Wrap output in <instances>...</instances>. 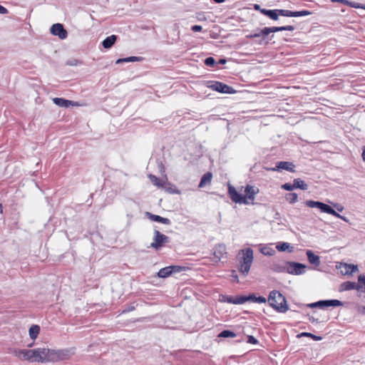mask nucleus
I'll use <instances>...</instances> for the list:
<instances>
[{"label":"nucleus","instance_id":"nucleus-1","mask_svg":"<svg viewBox=\"0 0 365 365\" xmlns=\"http://www.w3.org/2000/svg\"><path fill=\"white\" fill-rule=\"evenodd\" d=\"M34 362L38 363L56 362L70 357L69 350H54L43 347L34 349Z\"/></svg>","mask_w":365,"mask_h":365},{"label":"nucleus","instance_id":"nucleus-2","mask_svg":"<svg viewBox=\"0 0 365 365\" xmlns=\"http://www.w3.org/2000/svg\"><path fill=\"white\" fill-rule=\"evenodd\" d=\"M268 301L270 306L279 312L284 313L288 310L285 297L278 291H272Z\"/></svg>","mask_w":365,"mask_h":365},{"label":"nucleus","instance_id":"nucleus-3","mask_svg":"<svg viewBox=\"0 0 365 365\" xmlns=\"http://www.w3.org/2000/svg\"><path fill=\"white\" fill-rule=\"evenodd\" d=\"M304 204L306 206L311 207V208H318L322 212L327 213L329 215H331L336 217L340 218L342 220H344L346 222H349V219L344 216L341 215L339 213H338L336 210H334L329 205L322 202L319 201H314V200H307Z\"/></svg>","mask_w":365,"mask_h":365},{"label":"nucleus","instance_id":"nucleus-4","mask_svg":"<svg viewBox=\"0 0 365 365\" xmlns=\"http://www.w3.org/2000/svg\"><path fill=\"white\" fill-rule=\"evenodd\" d=\"M251 185H247L245 187V192L246 194L245 195L240 194L237 190L231 185H228V194L230 197V199L235 203L239 204H247L248 202L247 200V198L250 199L251 198Z\"/></svg>","mask_w":365,"mask_h":365},{"label":"nucleus","instance_id":"nucleus-5","mask_svg":"<svg viewBox=\"0 0 365 365\" xmlns=\"http://www.w3.org/2000/svg\"><path fill=\"white\" fill-rule=\"evenodd\" d=\"M240 271L247 274L251 267V248L242 250L239 253Z\"/></svg>","mask_w":365,"mask_h":365},{"label":"nucleus","instance_id":"nucleus-6","mask_svg":"<svg viewBox=\"0 0 365 365\" xmlns=\"http://www.w3.org/2000/svg\"><path fill=\"white\" fill-rule=\"evenodd\" d=\"M207 87L212 91L222 93H234L235 91L233 88L220 81H211L207 82Z\"/></svg>","mask_w":365,"mask_h":365},{"label":"nucleus","instance_id":"nucleus-7","mask_svg":"<svg viewBox=\"0 0 365 365\" xmlns=\"http://www.w3.org/2000/svg\"><path fill=\"white\" fill-rule=\"evenodd\" d=\"M294 30L293 26H273V27H264L262 29L259 34H252V37H258L260 36H266L271 33L282 31H290Z\"/></svg>","mask_w":365,"mask_h":365},{"label":"nucleus","instance_id":"nucleus-8","mask_svg":"<svg viewBox=\"0 0 365 365\" xmlns=\"http://www.w3.org/2000/svg\"><path fill=\"white\" fill-rule=\"evenodd\" d=\"M168 241L169 237L168 236L162 234L158 230H155L153 242L150 244V247L155 250H158L165 243L168 242Z\"/></svg>","mask_w":365,"mask_h":365},{"label":"nucleus","instance_id":"nucleus-9","mask_svg":"<svg viewBox=\"0 0 365 365\" xmlns=\"http://www.w3.org/2000/svg\"><path fill=\"white\" fill-rule=\"evenodd\" d=\"M356 289L359 294V296L361 297L362 294H364V291L362 289V284L359 282L358 280L357 283L353 282H345L341 284L339 287V291L344 292V291H349Z\"/></svg>","mask_w":365,"mask_h":365},{"label":"nucleus","instance_id":"nucleus-10","mask_svg":"<svg viewBox=\"0 0 365 365\" xmlns=\"http://www.w3.org/2000/svg\"><path fill=\"white\" fill-rule=\"evenodd\" d=\"M343 306V302L338 299H329V300H321L314 303H312L309 304L310 307H319L324 308L328 307H341Z\"/></svg>","mask_w":365,"mask_h":365},{"label":"nucleus","instance_id":"nucleus-11","mask_svg":"<svg viewBox=\"0 0 365 365\" xmlns=\"http://www.w3.org/2000/svg\"><path fill=\"white\" fill-rule=\"evenodd\" d=\"M336 268L343 275H351L354 272L358 271L357 265L339 262L336 265Z\"/></svg>","mask_w":365,"mask_h":365},{"label":"nucleus","instance_id":"nucleus-12","mask_svg":"<svg viewBox=\"0 0 365 365\" xmlns=\"http://www.w3.org/2000/svg\"><path fill=\"white\" fill-rule=\"evenodd\" d=\"M306 265L299 262H288L287 264V272L291 274L299 275L304 274L306 269Z\"/></svg>","mask_w":365,"mask_h":365},{"label":"nucleus","instance_id":"nucleus-13","mask_svg":"<svg viewBox=\"0 0 365 365\" xmlns=\"http://www.w3.org/2000/svg\"><path fill=\"white\" fill-rule=\"evenodd\" d=\"M14 353L21 360L34 362V349H16Z\"/></svg>","mask_w":365,"mask_h":365},{"label":"nucleus","instance_id":"nucleus-14","mask_svg":"<svg viewBox=\"0 0 365 365\" xmlns=\"http://www.w3.org/2000/svg\"><path fill=\"white\" fill-rule=\"evenodd\" d=\"M213 255L215 258V262H219L221 259L226 258V247L222 244L215 245L213 249Z\"/></svg>","mask_w":365,"mask_h":365},{"label":"nucleus","instance_id":"nucleus-15","mask_svg":"<svg viewBox=\"0 0 365 365\" xmlns=\"http://www.w3.org/2000/svg\"><path fill=\"white\" fill-rule=\"evenodd\" d=\"M51 32L53 35L58 36L61 39H65L68 33L61 24H55L51 28Z\"/></svg>","mask_w":365,"mask_h":365},{"label":"nucleus","instance_id":"nucleus-16","mask_svg":"<svg viewBox=\"0 0 365 365\" xmlns=\"http://www.w3.org/2000/svg\"><path fill=\"white\" fill-rule=\"evenodd\" d=\"M279 14L283 16H289V17H299L304 16H309L312 14V12L307 10L299 11H292L289 10L285 9H279Z\"/></svg>","mask_w":365,"mask_h":365},{"label":"nucleus","instance_id":"nucleus-17","mask_svg":"<svg viewBox=\"0 0 365 365\" xmlns=\"http://www.w3.org/2000/svg\"><path fill=\"white\" fill-rule=\"evenodd\" d=\"M294 168L295 165L291 162L280 161L277 163L276 167L272 170L274 171H281L282 170H285L292 173H294Z\"/></svg>","mask_w":365,"mask_h":365},{"label":"nucleus","instance_id":"nucleus-18","mask_svg":"<svg viewBox=\"0 0 365 365\" xmlns=\"http://www.w3.org/2000/svg\"><path fill=\"white\" fill-rule=\"evenodd\" d=\"M250 299H251V294H250L247 297H242V296L227 297L225 301L230 304H244L245 302L249 301Z\"/></svg>","mask_w":365,"mask_h":365},{"label":"nucleus","instance_id":"nucleus-19","mask_svg":"<svg viewBox=\"0 0 365 365\" xmlns=\"http://www.w3.org/2000/svg\"><path fill=\"white\" fill-rule=\"evenodd\" d=\"M145 215L148 217V218L151 221L160 222L164 225H170L171 223L170 219L168 218L163 217L160 215H154L149 212H147Z\"/></svg>","mask_w":365,"mask_h":365},{"label":"nucleus","instance_id":"nucleus-20","mask_svg":"<svg viewBox=\"0 0 365 365\" xmlns=\"http://www.w3.org/2000/svg\"><path fill=\"white\" fill-rule=\"evenodd\" d=\"M53 102L60 107L65 108L69 107L71 106H74L78 105L76 102H73L72 101L66 100L62 98H53Z\"/></svg>","mask_w":365,"mask_h":365},{"label":"nucleus","instance_id":"nucleus-21","mask_svg":"<svg viewBox=\"0 0 365 365\" xmlns=\"http://www.w3.org/2000/svg\"><path fill=\"white\" fill-rule=\"evenodd\" d=\"M148 178L150 180V182L155 185L158 188H163L165 187V184H166V181H167V179L165 180H163V179H160L158 177H156L155 175H152V174H150L148 175Z\"/></svg>","mask_w":365,"mask_h":365},{"label":"nucleus","instance_id":"nucleus-22","mask_svg":"<svg viewBox=\"0 0 365 365\" xmlns=\"http://www.w3.org/2000/svg\"><path fill=\"white\" fill-rule=\"evenodd\" d=\"M307 256L310 264L315 266H319L320 264L319 257L314 254L312 250L307 251Z\"/></svg>","mask_w":365,"mask_h":365},{"label":"nucleus","instance_id":"nucleus-23","mask_svg":"<svg viewBox=\"0 0 365 365\" xmlns=\"http://www.w3.org/2000/svg\"><path fill=\"white\" fill-rule=\"evenodd\" d=\"M212 179V174L210 172H207L205 173L200 182V184L198 185L199 187H203L206 186L207 185H209L211 183Z\"/></svg>","mask_w":365,"mask_h":365},{"label":"nucleus","instance_id":"nucleus-24","mask_svg":"<svg viewBox=\"0 0 365 365\" xmlns=\"http://www.w3.org/2000/svg\"><path fill=\"white\" fill-rule=\"evenodd\" d=\"M117 39V37L115 35H111L110 36H108L106 39H104L102 42L103 46L105 48H110L113 46V45L115 43V41Z\"/></svg>","mask_w":365,"mask_h":365},{"label":"nucleus","instance_id":"nucleus-25","mask_svg":"<svg viewBox=\"0 0 365 365\" xmlns=\"http://www.w3.org/2000/svg\"><path fill=\"white\" fill-rule=\"evenodd\" d=\"M294 189H300L302 190H306L308 189V185L305 183V182L300 178H296L293 181Z\"/></svg>","mask_w":365,"mask_h":365},{"label":"nucleus","instance_id":"nucleus-26","mask_svg":"<svg viewBox=\"0 0 365 365\" xmlns=\"http://www.w3.org/2000/svg\"><path fill=\"white\" fill-rule=\"evenodd\" d=\"M39 332L40 327L38 325H32L29 330V336L34 340L37 338Z\"/></svg>","mask_w":365,"mask_h":365},{"label":"nucleus","instance_id":"nucleus-27","mask_svg":"<svg viewBox=\"0 0 365 365\" xmlns=\"http://www.w3.org/2000/svg\"><path fill=\"white\" fill-rule=\"evenodd\" d=\"M276 248L280 252L288 250L291 252L293 250V247H290V244L288 242H280L277 245Z\"/></svg>","mask_w":365,"mask_h":365},{"label":"nucleus","instance_id":"nucleus-28","mask_svg":"<svg viewBox=\"0 0 365 365\" xmlns=\"http://www.w3.org/2000/svg\"><path fill=\"white\" fill-rule=\"evenodd\" d=\"M172 274V272L169 267H163L160 269L158 273V277L161 278H165L170 276Z\"/></svg>","mask_w":365,"mask_h":365},{"label":"nucleus","instance_id":"nucleus-29","mask_svg":"<svg viewBox=\"0 0 365 365\" xmlns=\"http://www.w3.org/2000/svg\"><path fill=\"white\" fill-rule=\"evenodd\" d=\"M285 199L290 204H294L298 200V195L295 192H289L286 194Z\"/></svg>","mask_w":365,"mask_h":365},{"label":"nucleus","instance_id":"nucleus-30","mask_svg":"<svg viewBox=\"0 0 365 365\" xmlns=\"http://www.w3.org/2000/svg\"><path fill=\"white\" fill-rule=\"evenodd\" d=\"M279 9L269 10L267 11V16L272 20H277L279 17Z\"/></svg>","mask_w":365,"mask_h":365},{"label":"nucleus","instance_id":"nucleus-31","mask_svg":"<svg viewBox=\"0 0 365 365\" xmlns=\"http://www.w3.org/2000/svg\"><path fill=\"white\" fill-rule=\"evenodd\" d=\"M236 336V334L233 332V331H231L230 330H224L222 331V332H220L218 335L219 337H223V338H227V337H235Z\"/></svg>","mask_w":365,"mask_h":365},{"label":"nucleus","instance_id":"nucleus-32","mask_svg":"<svg viewBox=\"0 0 365 365\" xmlns=\"http://www.w3.org/2000/svg\"><path fill=\"white\" fill-rule=\"evenodd\" d=\"M298 336L299 337L309 336V337L312 338L315 341H320L322 339V336H316V335H314V334H312L311 333H308V332H302V334H299Z\"/></svg>","mask_w":365,"mask_h":365},{"label":"nucleus","instance_id":"nucleus-33","mask_svg":"<svg viewBox=\"0 0 365 365\" xmlns=\"http://www.w3.org/2000/svg\"><path fill=\"white\" fill-rule=\"evenodd\" d=\"M138 60V57L135 56H131L125 58H119L117 60L116 63H119L121 62H130V61H135Z\"/></svg>","mask_w":365,"mask_h":365},{"label":"nucleus","instance_id":"nucleus-34","mask_svg":"<svg viewBox=\"0 0 365 365\" xmlns=\"http://www.w3.org/2000/svg\"><path fill=\"white\" fill-rule=\"evenodd\" d=\"M169 267H170L172 273L180 272L184 271L185 269V268L183 267L176 266V265L169 266Z\"/></svg>","mask_w":365,"mask_h":365},{"label":"nucleus","instance_id":"nucleus-35","mask_svg":"<svg viewBox=\"0 0 365 365\" xmlns=\"http://www.w3.org/2000/svg\"><path fill=\"white\" fill-rule=\"evenodd\" d=\"M205 64L207 66L212 67L215 64V60L212 57H208L205 60Z\"/></svg>","mask_w":365,"mask_h":365},{"label":"nucleus","instance_id":"nucleus-36","mask_svg":"<svg viewBox=\"0 0 365 365\" xmlns=\"http://www.w3.org/2000/svg\"><path fill=\"white\" fill-rule=\"evenodd\" d=\"M262 252L264 255H272L274 253V250L269 247H264L262 249Z\"/></svg>","mask_w":365,"mask_h":365},{"label":"nucleus","instance_id":"nucleus-37","mask_svg":"<svg viewBox=\"0 0 365 365\" xmlns=\"http://www.w3.org/2000/svg\"><path fill=\"white\" fill-rule=\"evenodd\" d=\"M266 298L264 297H255L252 295V302H257V303H265L266 302Z\"/></svg>","mask_w":365,"mask_h":365},{"label":"nucleus","instance_id":"nucleus-38","mask_svg":"<svg viewBox=\"0 0 365 365\" xmlns=\"http://www.w3.org/2000/svg\"><path fill=\"white\" fill-rule=\"evenodd\" d=\"M281 187H282V189L288 190V191H292L294 189V184H290V183H284V184L282 185Z\"/></svg>","mask_w":365,"mask_h":365},{"label":"nucleus","instance_id":"nucleus-39","mask_svg":"<svg viewBox=\"0 0 365 365\" xmlns=\"http://www.w3.org/2000/svg\"><path fill=\"white\" fill-rule=\"evenodd\" d=\"M350 7H352V8H356V9H365V6L359 3H356V2H352L351 1V4L349 5Z\"/></svg>","mask_w":365,"mask_h":365},{"label":"nucleus","instance_id":"nucleus-40","mask_svg":"<svg viewBox=\"0 0 365 365\" xmlns=\"http://www.w3.org/2000/svg\"><path fill=\"white\" fill-rule=\"evenodd\" d=\"M359 281L362 284V289L364 291V293H365V276L363 274H361L359 276Z\"/></svg>","mask_w":365,"mask_h":365},{"label":"nucleus","instance_id":"nucleus-41","mask_svg":"<svg viewBox=\"0 0 365 365\" xmlns=\"http://www.w3.org/2000/svg\"><path fill=\"white\" fill-rule=\"evenodd\" d=\"M333 207L336 208V210L339 212H342L344 210V207L343 205L339 203H332Z\"/></svg>","mask_w":365,"mask_h":365},{"label":"nucleus","instance_id":"nucleus-42","mask_svg":"<svg viewBox=\"0 0 365 365\" xmlns=\"http://www.w3.org/2000/svg\"><path fill=\"white\" fill-rule=\"evenodd\" d=\"M191 29L192 31L198 32L202 31V27L200 25H194L192 26Z\"/></svg>","mask_w":365,"mask_h":365},{"label":"nucleus","instance_id":"nucleus-43","mask_svg":"<svg viewBox=\"0 0 365 365\" xmlns=\"http://www.w3.org/2000/svg\"><path fill=\"white\" fill-rule=\"evenodd\" d=\"M332 2H339V3H341L344 5H347L349 6V5L351 4V1H348V0H331Z\"/></svg>","mask_w":365,"mask_h":365},{"label":"nucleus","instance_id":"nucleus-44","mask_svg":"<svg viewBox=\"0 0 365 365\" xmlns=\"http://www.w3.org/2000/svg\"><path fill=\"white\" fill-rule=\"evenodd\" d=\"M231 277L233 282H238V277L235 270L232 271Z\"/></svg>","mask_w":365,"mask_h":365},{"label":"nucleus","instance_id":"nucleus-45","mask_svg":"<svg viewBox=\"0 0 365 365\" xmlns=\"http://www.w3.org/2000/svg\"><path fill=\"white\" fill-rule=\"evenodd\" d=\"M8 13V10L4 6L0 5V14H6Z\"/></svg>","mask_w":365,"mask_h":365},{"label":"nucleus","instance_id":"nucleus-46","mask_svg":"<svg viewBox=\"0 0 365 365\" xmlns=\"http://www.w3.org/2000/svg\"><path fill=\"white\" fill-rule=\"evenodd\" d=\"M357 312L361 314H365V307L362 306V307H358L357 309Z\"/></svg>","mask_w":365,"mask_h":365},{"label":"nucleus","instance_id":"nucleus-47","mask_svg":"<svg viewBox=\"0 0 365 365\" xmlns=\"http://www.w3.org/2000/svg\"><path fill=\"white\" fill-rule=\"evenodd\" d=\"M134 309H135V307H128V309H126L123 310V311L122 312V313L129 312H131V311H133V310H134Z\"/></svg>","mask_w":365,"mask_h":365},{"label":"nucleus","instance_id":"nucleus-48","mask_svg":"<svg viewBox=\"0 0 365 365\" xmlns=\"http://www.w3.org/2000/svg\"><path fill=\"white\" fill-rule=\"evenodd\" d=\"M269 11V10H267V9H260L261 13L264 14V15H266V16H267V11Z\"/></svg>","mask_w":365,"mask_h":365},{"label":"nucleus","instance_id":"nucleus-49","mask_svg":"<svg viewBox=\"0 0 365 365\" xmlns=\"http://www.w3.org/2000/svg\"><path fill=\"white\" fill-rule=\"evenodd\" d=\"M253 7L256 10H260L259 5H258V4H254Z\"/></svg>","mask_w":365,"mask_h":365},{"label":"nucleus","instance_id":"nucleus-50","mask_svg":"<svg viewBox=\"0 0 365 365\" xmlns=\"http://www.w3.org/2000/svg\"><path fill=\"white\" fill-rule=\"evenodd\" d=\"M257 340L252 336V345L257 344Z\"/></svg>","mask_w":365,"mask_h":365},{"label":"nucleus","instance_id":"nucleus-51","mask_svg":"<svg viewBox=\"0 0 365 365\" xmlns=\"http://www.w3.org/2000/svg\"><path fill=\"white\" fill-rule=\"evenodd\" d=\"M218 63H220V64H224V63H226V60L225 59H220Z\"/></svg>","mask_w":365,"mask_h":365},{"label":"nucleus","instance_id":"nucleus-52","mask_svg":"<svg viewBox=\"0 0 365 365\" xmlns=\"http://www.w3.org/2000/svg\"><path fill=\"white\" fill-rule=\"evenodd\" d=\"M247 342L251 343V340H252L251 335L247 336Z\"/></svg>","mask_w":365,"mask_h":365},{"label":"nucleus","instance_id":"nucleus-53","mask_svg":"<svg viewBox=\"0 0 365 365\" xmlns=\"http://www.w3.org/2000/svg\"><path fill=\"white\" fill-rule=\"evenodd\" d=\"M216 3H222L224 2L225 0H213Z\"/></svg>","mask_w":365,"mask_h":365},{"label":"nucleus","instance_id":"nucleus-54","mask_svg":"<svg viewBox=\"0 0 365 365\" xmlns=\"http://www.w3.org/2000/svg\"><path fill=\"white\" fill-rule=\"evenodd\" d=\"M0 212L3 213V206L1 204H0Z\"/></svg>","mask_w":365,"mask_h":365},{"label":"nucleus","instance_id":"nucleus-55","mask_svg":"<svg viewBox=\"0 0 365 365\" xmlns=\"http://www.w3.org/2000/svg\"><path fill=\"white\" fill-rule=\"evenodd\" d=\"M252 199H253V198H254L253 195H254V194H255V192H254V190H252Z\"/></svg>","mask_w":365,"mask_h":365},{"label":"nucleus","instance_id":"nucleus-56","mask_svg":"<svg viewBox=\"0 0 365 365\" xmlns=\"http://www.w3.org/2000/svg\"><path fill=\"white\" fill-rule=\"evenodd\" d=\"M33 346V344H31L29 345V347L32 346Z\"/></svg>","mask_w":365,"mask_h":365}]
</instances>
